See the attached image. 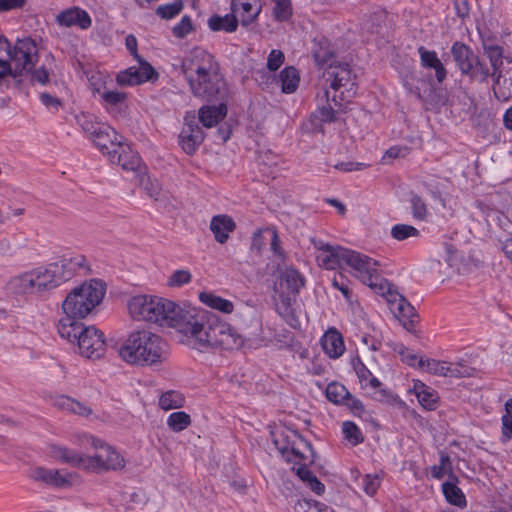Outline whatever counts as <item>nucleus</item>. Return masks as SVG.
Listing matches in <instances>:
<instances>
[{
	"mask_svg": "<svg viewBox=\"0 0 512 512\" xmlns=\"http://www.w3.org/2000/svg\"><path fill=\"white\" fill-rule=\"evenodd\" d=\"M465 75L469 76L472 80L482 83L487 82L490 76L493 77L492 69L482 62L478 56H476L471 69Z\"/></svg>",
	"mask_w": 512,
	"mask_h": 512,
	"instance_id": "obj_42",
	"label": "nucleus"
},
{
	"mask_svg": "<svg viewBox=\"0 0 512 512\" xmlns=\"http://www.w3.org/2000/svg\"><path fill=\"white\" fill-rule=\"evenodd\" d=\"M305 279L299 271L292 267H287L280 275V288L286 289L289 294L295 296L304 286Z\"/></svg>",
	"mask_w": 512,
	"mask_h": 512,
	"instance_id": "obj_30",
	"label": "nucleus"
},
{
	"mask_svg": "<svg viewBox=\"0 0 512 512\" xmlns=\"http://www.w3.org/2000/svg\"><path fill=\"white\" fill-rule=\"evenodd\" d=\"M274 3L273 16L279 22L287 21L293 14L290 0H271Z\"/></svg>",
	"mask_w": 512,
	"mask_h": 512,
	"instance_id": "obj_50",
	"label": "nucleus"
},
{
	"mask_svg": "<svg viewBox=\"0 0 512 512\" xmlns=\"http://www.w3.org/2000/svg\"><path fill=\"white\" fill-rule=\"evenodd\" d=\"M418 53L420 55V63L422 67L426 69H433L435 71V77L439 83H442L447 75V71L438 58L437 53L435 51L427 50L425 47L420 46L418 48Z\"/></svg>",
	"mask_w": 512,
	"mask_h": 512,
	"instance_id": "obj_27",
	"label": "nucleus"
},
{
	"mask_svg": "<svg viewBox=\"0 0 512 512\" xmlns=\"http://www.w3.org/2000/svg\"><path fill=\"white\" fill-rule=\"evenodd\" d=\"M342 433L344 435V439L352 446H356L364 441V436L361 430L352 421L343 422Z\"/></svg>",
	"mask_w": 512,
	"mask_h": 512,
	"instance_id": "obj_47",
	"label": "nucleus"
},
{
	"mask_svg": "<svg viewBox=\"0 0 512 512\" xmlns=\"http://www.w3.org/2000/svg\"><path fill=\"white\" fill-rule=\"evenodd\" d=\"M278 450L287 462L294 464L293 470L302 481L308 483L315 477L308 469V465L315 461V454L311 444L301 435L293 433L292 442L278 447Z\"/></svg>",
	"mask_w": 512,
	"mask_h": 512,
	"instance_id": "obj_6",
	"label": "nucleus"
},
{
	"mask_svg": "<svg viewBox=\"0 0 512 512\" xmlns=\"http://www.w3.org/2000/svg\"><path fill=\"white\" fill-rule=\"evenodd\" d=\"M104 102L110 106H116L126 99V94L118 91H104L101 94Z\"/></svg>",
	"mask_w": 512,
	"mask_h": 512,
	"instance_id": "obj_64",
	"label": "nucleus"
},
{
	"mask_svg": "<svg viewBox=\"0 0 512 512\" xmlns=\"http://www.w3.org/2000/svg\"><path fill=\"white\" fill-rule=\"evenodd\" d=\"M349 394L346 387L340 383H331L326 388L327 399L335 404H344Z\"/></svg>",
	"mask_w": 512,
	"mask_h": 512,
	"instance_id": "obj_49",
	"label": "nucleus"
},
{
	"mask_svg": "<svg viewBox=\"0 0 512 512\" xmlns=\"http://www.w3.org/2000/svg\"><path fill=\"white\" fill-rule=\"evenodd\" d=\"M81 318L76 316L65 315L59 319L57 325V331L61 338L68 340L71 343H76L79 336L82 334V330L85 329L86 325L78 321Z\"/></svg>",
	"mask_w": 512,
	"mask_h": 512,
	"instance_id": "obj_22",
	"label": "nucleus"
},
{
	"mask_svg": "<svg viewBox=\"0 0 512 512\" xmlns=\"http://www.w3.org/2000/svg\"><path fill=\"white\" fill-rule=\"evenodd\" d=\"M194 30L193 22L190 16L185 15L181 18L179 23H177L172 28V33L174 37L178 39H183L187 35H189Z\"/></svg>",
	"mask_w": 512,
	"mask_h": 512,
	"instance_id": "obj_54",
	"label": "nucleus"
},
{
	"mask_svg": "<svg viewBox=\"0 0 512 512\" xmlns=\"http://www.w3.org/2000/svg\"><path fill=\"white\" fill-rule=\"evenodd\" d=\"M86 258L83 255L62 257L56 262L50 263V267L58 285L70 280L80 269L85 268Z\"/></svg>",
	"mask_w": 512,
	"mask_h": 512,
	"instance_id": "obj_15",
	"label": "nucleus"
},
{
	"mask_svg": "<svg viewBox=\"0 0 512 512\" xmlns=\"http://www.w3.org/2000/svg\"><path fill=\"white\" fill-rule=\"evenodd\" d=\"M93 449L95 450L93 454H85L83 470L101 473L121 470L125 467L126 461L123 455L104 440H101Z\"/></svg>",
	"mask_w": 512,
	"mask_h": 512,
	"instance_id": "obj_7",
	"label": "nucleus"
},
{
	"mask_svg": "<svg viewBox=\"0 0 512 512\" xmlns=\"http://www.w3.org/2000/svg\"><path fill=\"white\" fill-rule=\"evenodd\" d=\"M322 503L315 500L301 499L294 505V512H319Z\"/></svg>",
	"mask_w": 512,
	"mask_h": 512,
	"instance_id": "obj_62",
	"label": "nucleus"
},
{
	"mask_svg": "<svg viewBox=\"0 0 512 512\" xmlns=\"http://www.w3.org/2000/svg\"><path fill=\"white\" fill-rule=\"evenodd\" d=\"M418 368L436 376L449 377V362L420 357Z\"/></svg>",
	"mask_w": 512,
	"mask_h": 512,
	"instance_id": "obj_36",
	"label": "nucleus"
},
{
	"mask_svg": "<svg viewBox=\"0 0 512 512\" xmlns=\"http://www.w3.org/2000/svg\"><path fill=\"white\" fill-rule=\"evenodd\" d=\"M183 9L181 1H177L171 4L159 6L157 8V14L163 19H171L178 15Z\"/></svg>",
	"mask_w": 512,
	"mask_h": 512,
	"instance_id": "obj_59",
	"label": "nucleus"
},
{
	"mask_svg": "<svg viewBox=\"0 0 512 512\" xmlns=\"http://www.w3.org/2000/svg\"><path fill=\"white\" fill-rule=\"evenodd\" d=\"M227 114V107L220 103L218 106H204L199 110V120L206 128L219 123Z\"/></svg>",
	"mask_w": 512,
	"mask_h": 512,
	"instance_id": "obj_33",
	"label": "nucleus"
},
{
	"mask_svg": "<svg viewBox=\"0 0 512 512\" xmlns=\"http://www.w3.org/2000/svg\"><path fill=\"white\" fill-rule=\"evenodd\" d=\"M266 233L270 235V249L275 256L279 259L284 260L285 251L281 245L278 232L275 228H265Z\"/></svg>",
	"mask_w": 512,
	"mask_h": 512,
	"instance_id": "obj_56",
	"label": "nucleus"
},
{
	"mask_svg": "<svg viewBox=\"0 0 512 512\" xmlns=\"http://www.w3.org/2000/svg\"><path fill=\"white\" fill-rule=\"evenodd\" d=\"M361 485L364 492L373 496L380 487V479L377 475H365L361 480Z\"/></svg>",
	"mask_w": 512,
	"mask_h": 512,
	"instance_id": "obj_60",
	"label": "nucleus"
},
{
	"mask_svg": "<svg viewBox=\"0 0 512 512\" xmlns=\"http://www.w3.org/2000/svg\"><path fill=\"white\" fill-rule=\"evenodd\" d=\"M77 122L90 139L105 125L97 122L96 117L89 113H81L77 116Z\"/></svg>",
	"mask_w": 512,
	"mask_h": 512,
	"instance_id": "obj_46",
	"label": "nucleus"
},
{
	"mask_svg": "<svg viewBox=\"0 0 512 512\" xmlns=\"http://www.w3.org/2000/svg\"><path fill=\"white\" fill-rule=\"evenodd\" d=\"M81 483V476L77 472L66 469H52L48 486L54 489H69Z\"/></svg>",
	"mask_w": 512,
	"mask_h": 512,
	"instance_id": "obj_24",
	"label": "nucleus"
},
{
	"mask_svg": "<svg viewBox=\"0 0 512 512\" xmlns=\"http://www.w3.org/2000/svg\"><path fill=\"white\" fill-rule=\"evenodd\" d=\"M167 347L160 335L149 330H138L129 334L119 354L129 364L151 366L166 360Z\"/></svg>",
	"mask_w": 512,
	"mask_h": 512,
	"instance_id": "obj_2",
	"label": "nucleus"
},
{
	"mask_svg": "<svg viewBox=\"0 0 512 512\" xmlns=\"http://www.w3.org/2000/svg\"><path fill=\"white\" fill-rule=\"evenodd\" d=\"M457 480L444 482L442 484V492L447 500L452 505L463 508L466 506L467 501L462 490L456 485Z\"/></svg>",
	"mask_w": 512,
	"mask_h": 512,
	"instance_id": "obj_38",
	"label": "nucleus"
},
{
	"mask_svg": "<svg viewBox=\"0 0 512 512\" xmlns=\"http://www.w3.org/2000/svg\"><path fill=\"white\" fill-rule=\"evenodd\" d=\"M391 236L398 241H403L411 237H418L419 230L411 225L397 224L392 227Z\"/></svg>",
	"mask_w": 512,
	"mask_h": 512,
	"instance_id": "obj_53",
	"label": "nucleus"
},
{
	"mask_svg": "<svg viewBox=\"0 0 512 512\" xmlns=\"http://www.w3.org/2000/svg\"><path fill=\"white\" fill-rule=\"evenodd\" d=\"M391 310L394 314L404 322V326L407 327L405 321H408L412 325V318L415 316L414 307L403 297L399 296L397 299L390 300Z\"/></svg>",
	"mask_w": 512,
	"mask_h": 512,
	"instance_id": "obj_35",
	"label": "nucleus"
},
{
	"mask_svg": "<svg viewBox=\"0 0 512 512\" xmlns=\"http://www.w3.org/2000/svg\"><path fill=\"white\" fill-rule=\"evenodd\" d=\"M137 182L151 198L159 199L161 195L160 185L156 179L153 180L147 175L146 170L137 175Z\"/></svg>",
	"mask_w": 512,
	"mask_h": 512,
	"instance_id": "obj_45",
	"label": "nucleus"
},
{
	"mask_svg": "<svg viewBox=\"0 0 512 512\" xmlns=\"http://www.w3.org/2000/svg\"><path fill=\"white\" fill-rule=\"evenodd\" d=\"M344 266L350 268V274L358 278L362 283L384 294L388 285L379 275V263L367 255L348 249Z\"/></svg>",
	"mask_w": 512,
	"mask_h": 512,
	"instance_id": "obj_5",
	"label": "nucleus"
},
{
	"mask_svg": "<svg viewBox=\"0 0 512 512\" xmlns=\"http://www.w3.org/2000/svg\"><path fill=\"white\" fill-rule=\"evenodd\" d=\"M121 139L122 137L107 124L91 138L95 146L108 158L122 143Z\"/></svg>",
	"mask_w": 512,
	"mask_h": 512,
	"instance_id": "obj_18",
	"label": "nucleus"
},
{
	"mask_svg": "<svg viewBox=\"0 0 512 512\" xmlns=\"http://www.w3.org/2000/svg\"><path fill=\"white\" fill-rule=\"evenodd\" d=\"M218 67L214 56L198 47L191 50L181 61V70L188 83L207 73L211 75V70Z\"/></svg>",
	"mask_w": 512,
	"mask_h": 512,
	"instance_id": "obj_10",
	"label": "nucleus"
},
{
	"mask_svg": "<svg viewBox=\"0 0 512 512\" xmlns=\"http://www.w3.org/2000/svg\"><path fill=\"white\" fill-rule=\"evenodd\" d=\"M311 242L316 249L315 258L321 268L334 270L338 267H344L347 248L339 245H330L321 239L312 238Z\"/></svg>",
	"mask_w": 512,
	"mask_h": 512,
	"instance_id": "obj_12",
	"label": "nucleus"
},
{
	"mask_svg": "<svg viewBox=\"0 0 512 512\" xmlns=\"http://www.w3.org/2000/svg\"><path fill=\"white\" fill-rule=\"evenodd\" d=\"M208 26L213 31H225V32H234L238 26V20L235 16V13L227 14L223 17L214 15L209 18Z\"/></svg>",
	"mask_w": 512,
	"mask_h": 512,
	"instance_id": "obj_39",
	"label": "nucleus"
},
{
	"mask_svg": "<svg viewBox=\"0 0 512 512\" xmlns=\"http://www.w3.org/2000/svg\"><path fill=\"white\" fill-rule=\"evenodd\" d=\"M232 12L240 16L243 26L254 22L261 12L260 0H232Z\"/></svg>",
	"mask_w": 512,
	"mask_h": 512,
	"instance_id": "obj_21",
	"label": "nucleus"
},
{
	"mask_svg": "<svg viewBox=\"0 0 512 512\" xmlns=\"http://www.w3.org/2000/svg\"><path fill=\"white\" fill-rule=\"evenodd\" d=\"M411 391L415 394L419 404L426 410H435L439 403L438 393L420 380H415Z\"/></svg>",
	"mask_w": 512,
	"mask_h": 512,
	"instance_id": "obj_25",
	"label": "nucleus"
},
{
	"mask_svg": "<svg viewBox=\"0 0 512 512\" xmlns=\"http://www.w3.org/2000/svg\"><path fill=\"white\" fill-rule=\"evenodd\" d=\"M483 50L485 55L490 61L492 74H497L501 71L503 64V49L498 45H494L488 41H483Z\"/></svg>",
	"mask_w": 512,
	"mask_h": 512,
	"instance_id": "obj_40",
	"label": "nucleus"
},
{
	"mask_svg": "<svg viewBox=\"0 0 512 512\" xmlns=\"http://www.w3.org/2000/svg\"><path fill=\"white\" fill-rule=\"evenodd\" d=\"M313 56L317 65L324 68L322 78L320 80V87L322 95H319L320 100L329 101L330 91L329 88L335 92L343 89L341 94L347 92V96H353L356 93L355 89V76L350 70L348 64L337 63L334 59L333 53L327 48V41L319 43V47L314 49Z\"/></svg>",
	"mask_w": 512,
	"mask_h": 512,
	"instance_id": "obj_3",
	"label": "nucleus"
},
{
	"mask_svg": "<svg viewBox=\"0 0 512 512\" xmlns=\"http://www.w3.org/2000/svg\"><path fill=\"white\" fill-rule=\"evenodd\" d=\"M203 139V131L194 121L187 122L179 135V143L189 155L196 152Z\"/></svg>",
	"mask_w": 512,
	"mask_h": 512,
	"instance_id": "obj_20",
	"label": "nucleus"
},
{
	"mask_svg": "<svg viewBox=\"0 0 512 512\" xmlns=\"http://www.w3.org/2000/svg\"><path fill=\"white\" fill-rule=\"evenodd\" d=\"M76 343L79 353L87 359H99L106 351L104 334L95 326H86Z\"/></svg>",
	"mask_w": 512,
	"mask_h": 512,
	"instance_id": "obj_13",
	"label": "nucleus"
},
{
	"mask_svg": "<svg viewBox=\"0 0 512 512\" xmlns=\"http://www.w3.org/2000/svg\"><path fill=\"white\" fill-rule=\"evenodd\" d=\"M451 53L461 73L466 74L467 71L471 69V65L473 64V61H475L476 55L467 45L459 42H455L452 45Z\"/></svg>",
	"mask_w": 512,
	"mask_h": 512,
	"instance_id": "obj_31",
	"label": "nucleus"
},
{
	"mask_svg": "<svg viewBox=\"0 0 512 512\" xmlns=\"http://www.w3.org/2000/svg\"><path fill=\"white\" fill-rule=\"evenodd\" d=\"M138 66H131L117 74L116 81L120 86H135L151 80L157 73L144 60H138Z\"/></svg>",
	"mask_w": 512,
	"mask_h": 512,
	"instance_id": "obj_14",
	"label": "nucleus"
},
{
	"mask_svg": "<svg viewBox=\"0 0 512 512\" xmlns=\"http://www.w3.org/2000/svg\"><path fill=\"white\" fill-rule=\"evenodd\" d=\"M200 301L208 307L218 310L223 313H231L234 305L231 301L217 296L211 292H201L199 294Z\"/></svg>",
	"mask_w": 512,
	"mask_h": 512,
	"instance_id": "obj_37",
	"label": "nucleus"
},
{
	"mask_svg": "<svg viewBox=\"0 0 512 512\" xmlns=\"http://www.w3.org/2000/svg\"><path fill=\"white\" fill-rule=\"evenodd\" d=\"M324 352L332 359L339 358L345 351L342 335L334 328L329 329L321 339Z\"/></svg>",
	"mask_w": 512,
	"mask_h": 512,
	"instance_id": "obj_26",
	"label": "nucleus"
},
{
	"mask_svg": "<svg viewBox=\"0 0 512 512\" xmlns=\"http://www.w3.org/2000/svg\"><path fill=\"white\" fill-rule=\"evenodd\" d=\"M51 456L62 463H66L73 467L84 469L85 454H79L76 451L60 445H52L50 447Z\"/></svg>",
	"mask_w": 512,
	"mask_h": 512,
	"instance_id": "obj_28",
	"label": "nucleus"
},
{
	"mask_svg": "<svg viewBox=\"0 0 512 512\" xmlns=\"http://www.w3.org/2000/svg\"><path fill=\"white\" fill-rule=\"evenodd\" d=\"M56 22L59 26H76L83 30L88 29L91 26V18L89 14L79 7H71L60 12L56 16Z\"/></svg>",
	"mask_w": 512,
	"mask_h": 512,
	"instance_id": "obj_19",
	"label": "nucleus"
},
{
	"mask_svg": "<svg viewBox=\"0 0 512 512\" xmlns=\"http://www.w3.org/2000/svg\"><path fill=\"white\" fill-rule=\"evenodd\" d=\"M431 475L435 479H442L445 475H449L452 480H457L453 474L452 463L448 454L440 453V464L431 467Z\"/></svg>",
	"mask_w": 512,
	"mask_h": 512,
	"instance_id": "obj_44",
	"label": "nucleus"
},
{
	"mask_svg": "<svg viewBox=\"0 0 512 512\" xmlns=\"http://www.w3.org/2000/svg\"><path fill=\"white\" fill-rule=\"evenodd\" d=\"M390 347L398 353L404 361H406L410 366L418 367V360L420 357L414 355L408 348H406L402 343L393 342L389 344Z\"/></svg>",
	"mask_w": 512,
	"mask_h": 512,
	"instance_id": "obj_57",
	"label": "nucleus"
},
{
	"mask_svg": "<svg viewBox=\"0 0 512 512\" xmlns=\"http://www.w3.org/2000/svg\"><path fill=\"white\" fill-rule=\"evenodd\" d=\"M192 281V274L188 269H177L167 279L170 288H180Z\"/></svg>",
	"mask_w": 512,
	"mask_h": 512,
	"instance_id": "obj_51",
	"label": "nucleus"
},
{
	"mask_svg": "<svg viewBox=\"0 0 512 512\" xmlns=\"http://www.w3.org/2000/svg\"><path fill=\"white\" fill-rule=\"evenodd\" d=\"M54 404L58 408L68 411L75 415H79L85 418L95 417L91 407L87 406L85 403L79 402L65 395L56 397Z\"/></svg>",
	"mask_w": 512,
	"mask_h": 512,
	"instance_id": "obj_29",
	"label": "nucleus"
},
{
	"mask_svg": "<svg viewBox=\"0 0 512 512\" xmlns=\"http://www.w3.org/2000/svg\"><path fill=\"white\" fill-rule=\"evenodd\" d=\"M106 293L105 283L90 279L74 287L62 302L65 315L86 318L103 300Z\"/></svg>",
	"mask_w": 512,
	"mask_h": 512,
	"instance_id": "obj_4",
	"label": "nucleus"
},
{
	"mask_svg": "<svg viewBox=\"0 0 512 512\" xmlns=\"http://www.w3.org/2000/svg\"><path fill=\"white\" fill-rule=\"evenodd\" d=\"M493 92L495 97L502 102L512 98V78L503 75L502 72L493 75Z\"/></svg>",
	"mask_w": 512,
	"mask_h": 512,
	"instance_id": "obj_34",
	"label": "nucleus"
},
{
	"mask_svg": "<svg viewBox=\"0 0 512 512\" xmlns=\"http://www.w3.org/2000/svg\"><path fill=\"white\" fill-rule=\"evenodd\" d=\"M130 316L137 321L175 328L185 343L199 351L214 348L239 349L243 337L213 313L152 295H136L128 302Z\"/></svg>",
	"mask_w": 512,
	"mask_h": 512,
	"instance_id": "obj_1",
	"label": "nucleus"
},
{
	"mask_svg": "<svg viewBox=\"0 0 512 512\" xmlns=\"http://www.w3.org/2000/svg\"><path fill=\"white\" fill-rule=\"evenodd\" d=\"M108 159L112 164L120 165L124 170L135 172L136 176L146 170V167L142 166L139 154L124 143H121Z\"/></svg>",
	"mask_w": 512,
	"mask_h": 512,
	"instance_id": "obj_16",
	"label": "nucleus"
},
{
	"mask_svg": "<svg viewBox=\"0 0 512 512\" xmlns=\"http://www.w3.org/2000/svg\"><path fill=\"white\" fill-rule=\"evenodd\" d=\"M102 439L88 433H78L74 435L73 443L79 446L89 445L91 448L97 446Z\"/></svg>",
	"mask_w": 512,
	"mask_h": 512,
	"instance_id": "obj_63",
	"label": "nucleus"
},
{
	"mask_svg": "<svg viewBox=\"0 0 512 512\" xmlns=\"http://www.w3.org/2000/svg\"><path fill=\"white\" fill-rule=\"evenodd\" d=\"M185 403L184 396L174 390H169L163 393L159 398V406L163 410H171L181 408Z\"/></svg>",
	"mask_w": 512,
	"mask_h": 512,
	"instance_id": "obj_43",
	"label": "nucleus"
},
{
	"mask_svg": "<svg viewBox=\"0 0 512 512\" xmlns=\"http://www.w3.org/2000/svg\"><path fill=\"white\" fill-rule=\"evenodd\" d=\"M51 470V468H46L42 466L32 467L28 471V477L34 482H38L48 486L51 476Z\"/></svg>",
	"mask_w": 512,
	"mask_h": 512,
	"instance_id": "obj_55",
	"label": "nucleus"
},
{
	"mask_svg": "<svg viewBox=\"0 0 512 512\" xmlns=\"http://www.w3.org/2000/svg\"><path fill=\"white\" fill-rule=\"evenodd\" d=\"M390 347L398 353L404 361H406L410 366L418 367V360L420 357L414 355L408 348H406L402 343L393 342L389 344Z\"/></svg>",
	"mask_w": 512,
	"mask_h": 512,
	"instance_id": "obj_58",
	"label": "nucleus"
},
{
	"mask_svg": "<svg viewBox=\"0 0 512 512\" xmlns=\"http://www.w3.org/2000/svg\"><path fill=\"white\" fill-rule=\"evenodd\" d=\"M236 228L233 218L226 214L213 216L210 222V230L218 243L224 244Z\"/></svg>",
	"mask_w": 512,
	"mask_h": 512,
	"instance_id": "obj_23",
	"label": "nucleus"
},
{
	"mask_svg": "<svg viewBox=\"0 0 512 512\" xmlns=\"http://www.w3.org/2000/svg\"><path fill=\"white\" fill-rule=\"evenodd\" d=\"M449 366V377L451 378L470 377L475 372V369L464 359L457 362H449Z\"/></svg>",
	"mask_w": 512,
	"mask_h": 512,
	"instance_id": "obj_52",
	"label": "nucleus"
},
{
	"mask_svg": "<svg viewBox=\"0 0 512 512\" xmlns=\"http://www.w3.org/2000/svg\"><path fill=\"white\" fill-rule=\"evenodd\" d=\"M6 52L14 72V78L30 72L39 58L37 44L31 38L18 39L13 47L9 44Z\"/></svg>",
	"mask_w": 512,
	"mask_h": 512,
	"instance_id": "obj_8",
	"label": "nucleus"
},
{
	"mask_svg": "<svg viewBox=\"0 0 512 512\" xmlns=\"http://www.w3.org/2000/svg\"><path fill=\"white\" fill-rule=\"evenodd\" d=\"M18 293H41L58 285L50 265L15 277L11 282Z\"/></svg>",
	"mask_w": 512,
	"mask_h": 512,
	"instance_id": "obj_9",
	"label": "nucleus"
},
{
	"mask_svg": "<svg viewBox=\"0 0 512 512\" xmlns=\"http://www.w3.org/2000/svg\"><path fill=\"white\" fill-rule=\"evenodd\" d=\"M211 75L205 74L188 83L194 96L206 100L222 98L225 95V82L219 67L211 70Z\"/></svg>",
	"mask_w": 512,
	"mask_h": 512,
	"instance_id": "obj_11",
	"label": "nucleus"
},
{
	"mask_svg": "<svg viewBox=\"0 0 512 512\" xmlns=\"http://www.w3.org/2000/svg\"><path fill=\"white\" fill-rule=\"evenodd\" d=\"M299 74L294 67H286L279 75L281 88L284 93H293L299 84Z\"/></svg>",
	"mask_w": 512,
	"mask_h": 512,
	"instance_id": "obj_41",
	"label": "nucleus"
},
{
	"mask_svg": "<svg viewBox=\"0 0 512 512\" xmlns=\"http://www.w3.org/2000/svg\"><path fill=\"white\" fill-rule=\"evenodd\" d=\"M295 300V296L292 294L281 291L275 298V309L277 313L291 326H295L297 319L295 318L292 303Z\"/></svg>",
	"mask_w": 512,
	"mask_h": 512,
	"instance_id": "obj_32",
	"label": "nucleus"
},
{
	"mask_svg": "<svg viewBox=\"0 0 512 512\" xmlns=\"http://www.w3.org/2000/svg\"><path fill=\"white\" fill-rule=\"evenodd\" d=\"M412 215L415 219L424 220L427 216V207L425 202L419 196H413L410 200Z\"/></svg>",
	"mask_w": 512,
	"mask_h": 512,
	"instance_id": "obj_61",
	"label": "nucleus"
},
{
	"mask_svg": "<svg viewBox=\"0 0 512 512\" xmlns=\"http://www.w3.org/2000/svg\"><path fill=\"white\" fill-rule=\"evenodd\" d=\"M319 95H322V91L317 94L318 109L311 115L306 124L307 128L312 132H321L323 123L334 121L335 111L330 104V101L334 102L335 105H338L335 94L332 97L330 96L329 101L320 100Z\"/></svg>",
	"mask_w": 512,
	"mask_h": 512,
	"instance_id": "obj_17",
	"label": "nucleus"
},
{
	"mask_svg": "<svg viewBox=\"0 0 512 512\" xmlns=\"http://www.w3.org/2000/svg\"><path fill=\"white\" fill-rule=\"evenodd\" d=\"M190 424V415L184 411L173 412L167 418V425L174 432H180L186 429Z\"/></svg>",
	"mask_w": 512,
	"mask_h": 512,
	"instance_id": "obj_48",
	"label": "nucleus"
}]
</instances>
